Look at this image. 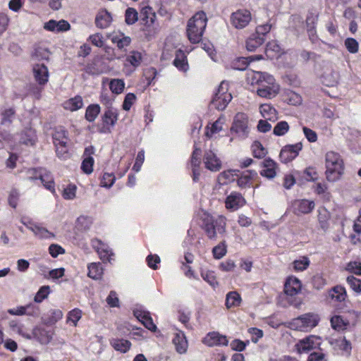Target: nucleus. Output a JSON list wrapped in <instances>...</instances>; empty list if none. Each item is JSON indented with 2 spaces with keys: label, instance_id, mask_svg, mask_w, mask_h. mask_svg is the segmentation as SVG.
<instances>
[{
  "label": "nucleus",
  "instance_id": "1",
  "mask_svg": "<svg viewBox=\"0 0 361 361\" xmlns=\"http://www.w3.org/2000/svg\"><path fill=\"white\" fill-rule=\"evenodd\" d=\"M248 81L252 85H257V94L264 98L271 99L278 94L279 85L273 75L260 71H252L248 74Z\"/></svg>",
  "mask_w": 361,
  "mask_h": 361
},
{
  "label": "nucleus",
  "instance_id": "2",
  "mask_svg": "<svg viewBox=\"0 0 361 361\" xmlns=\"http://www.w3.org/2000/svg\"><path fill=\"white\" fill-rule=\"evenodd\" d=\"M227 218L224 215L213 216L204 213L201 217V228L209 240H216L217 235L226 232Z\"/></svg>",
  "mask_w": 361,
  "mask_h": 361
},
{
  "label": "nucleus",
  "instance_id": "3",
  "mask_svg": "<svg viewBox=\"0 0 361 361\" xmlns=\"http://www.w3.org/2000/svg\"><path fill=\"white\" fill-rule=\"evenodd\" d=\"M325 176L329 182L340 180L344 173L345 164L341 155L334 151H329L325 154Z\"/></svg>",
  "mask_w": 361,
  "mask_h": 361
},
{
  "label": "nucleus",
  "instance_id": "4",
  "mask_svg": "<svg viewBox=\"0 0 361 361\" xmlns=\"http://www.w3.org/2000/svg\"><path fill=\"white\" fill-rule=\"evenodd\" d=\"M207 23V18L204 11L197 12L189 19L186 32L188 38L191 43L197 44L201 41Z\"/></svg>",
  "mask_w": 361,
  "mask_h": 361
},
{
  "label": "nucleus",
  "instance_id": "5",
  "mask_svg": "<svg viewBox=\"0 0 361 361\" xmlns=\"http://www.w3.org/2000/svg\"><path fill=\"white\" fill-rule=\"evenodd\" d=\"M302 288L301 281L295 276H288L284 284V293L289 297L290 305L299 307L302 304V300L295 296L300 293Z\"/></svg>",
  "mask_w": 361,
  "mask_h": 361
},
{
  "label": "nucleus",
  "instance_id": "6",
  "mask_svg": "<svg viewBox=\"0 0 361 361\" xmlns=\"http://www.w3.org/2000/svg\"><path fill=\"white\" fill-rule=\"evenodd\" d=\"M249 118L246 114L238 112L233 118L231 133L241 140L247 137L249 134Z\"/></svg>",
  "mask_w": 361,
  "mask_h": 361
},
{
  "label": "nucleus",
  "instance_id": "7",
  "mask_svg": "<svg viewBox=\"0 0 361 361\" xmlns=\"http://www.w3.org/2000/svg\"><path fill=\"white\" fill-rule=\"evenodd\" d=\"M119 116V111L116 108L107 106L101 116V125L98 126L100 133H111L112 128L116 124Z\"/></svg>",
  "mask_w": 361,
  "mask_h": 361
},
{
  "label": "nucleus",
  "instance_id": "8",
  "mask_svg": "<svg viewBox=\"0 0 361 361\" xmlns=\"http://www.w3.org/2000/svg\"><path fill=\"white\" fill-rule=\"evenodd\" d=\"M319 320V317L317 314L307 313L294 319L290 324L295 330L308 331L317 326Z\"/></svg>",
  "mask_w": 361,
  "mask_h": 361
},
{
  "label": "nucleus",
  "instance_id": "9",
  "mask_svg": "<svg viewBox=\"0 0 361 361\" xmlns=\"http://www.w3.org/2000/svg\"><path fill=\"white\" fill-rule=\"evenodd\" d=\"M232 99V95L228 92V84L224 81L219 85L211 104L217 110L223 111Z\"/></svg>",
  "mask_w": 361,
  "mask_h": 361
},
{
  "label": "nucleus",
  "instance_id": "10",
  "mask_svg": "<svg viewBox=\"0 0 361 361\" xmlns=\"http://www.w3.org/2000/svg\"><path fill=\"white\" fill-rule=\"evenodd\" d=\"M321 345L320 337L314 335H310L300 339L295 345V348L299 354L308 353L310 350L319 348Z\"/></svg>",
  "mask_w": 361,
  "mask_h": 361
},
{
  "label": "nucleus",
  "instance_id": "11",
  "mask_svg": "<svg viewBox=\"0 0 361 361\" xmlns=\"http://www.w3.org/2000/svg\"><path fill=\"white\" fill-rule=\"evenodd\" d=\"M156 13L150 6L142 8L140 12V23L143 25L144 32H152L156 20Z\"/></svg>",
  "mask_w": 361,
  "mask_h": 361
},
{
  "label": "nucleus",
  "instance_id": "12",
  "mask_svg": "<svg viewBox=\"0 0 361 361\" xmlns=\"http://www.w3.org/2000/svg\"><path fill=\"white\" fill-rule=\"evenodd\" d=\"M251 13L247 9H238L231 16V24L237 29L245 27L251 20Z\"/></svg>",
  "mask_w": 361,
  "mask_h": 361
},
{
  "label": "nucleus",
  "instance_id": "13",
  "mask_svg": "<svg viewBox=\"0 0 361 361\" xmlns=\"http://www.w3.org/2000/svg\"><path fill=\"white\" fill-rule=\"evenodd\" d=\"M302 149V144L298 142L294 145H287L284 146L279 154V159L282 163L287 164L299 154L300 151Z\"/></svg>",
  "mask_w": 361,
  "mask_h": 361
},
{
  "label": "nucleus",
  "instance_id": "14",
  "mask_svg": "<svg viewBox=\"0 0 361 361\" xmlns=\"http://www.w3.org/2000/svg\"><path fill=\"white\" fill-rule=\"evenodd\" d=\"M91 245L98 254L100 259L106 263L110 262L114 255L109 246L98 238L91 240Z\"/></svg>",
  "mask_w": 361,
  "mask_h": 361
},
{
  "label": "nucleus",
  "instance_id": "15",
  "mask_svg": "<svg viewBox=\"0 0 361 361\" xmlns=\"http://www.w3.org/2000/svg\"><path fill=\"white\" fill-rule=\"evenodd\" d=\"M293 212L297 215L310 214L315 207L313 200L307 199L295 200L292 203Z\"/></svg>",
  "mask_w": 361,
  "mask_h": 361
},
{
  "label": "nucleus",
  "instance_id": "16",
  "mask_svg": "<svg viewBox=\"0 0 361 361\" xmlns=\"http://www.w3.org/2000/svg\"><path fill=\"white\" fill-rule=\"evenodd\" d=\"M28 172L34 175V176L31 177V178H39L46 189L49 190L53 194L56 193L55 183L54 181V178L50 172L44 171V172H40L39 175H37V171L36 169H31L28 171Z\"/></svg>",
  "mask_w": 361,
  "mask_h": 361
},
{
  "label": "nucleus",
  "instance_id": "17",
  "mask_svg": "<svg viewBox=\"0 0 361 361\" xmlns=\"http://www.w3.org/2000/svg\"><path fill=\"white\" fill-rule=\"evenodd\" d=\"M202 343L209 346H227L228 340L226 336L219 334L218 331L209 332L202 339Z\"/></svg>",
  "mask_w": 361,
  "mask_h": 361
},
{
  "label": "nucleus",
  "instance_id": "18",
  "mask_svg": "<svg viewBox=\"0 0 361 361\" xmlns=\"http://www.w3.org/2000/svg\"><path fill=\"white\" fill-rule=\"evenodd\" d=\"M246 204V200L241 193L232 192L225 200V207L228 210L236 211Z\"/></svg>",
  "mask_w": 361,
  "mask_h": 361
},
{
  "label": "nucleus",
  "instance_id": "19",
  "mask_svg": "<svg viewBox=\"0 0 361 361\" xmlns=\"http://www.w3.org/2000/svg\"><path fill=\"white\" fill-rule=\"evenodd\" d=\"M94 147L92 145L86 147L82 154V161L81 164V169L86 174H90L93 171V166L94 164L92 155L94 154Z\"/></svg>",
  "mask_w": 361,
  "mask_h": 361
},
{
  "label": "nucleus",
  "instance_id": "20",
  "mask_svg": "<svg viewBox=\"0 0 361 361\" xmlns=\"http://www.w3.org/2000/svg\"><path fill=\"white\" fill-rule=\"evenodd\" d=\"M108 37L119 50L126 51V48L130 46L132 41L130 37L125 35L121 32H114L109 34Z\"/></svg>",
  "mask_w": 361,
  "mask_h": 361
},
{
  "label": "nucleus",
  "instance_id": "21",
  "mask_svg": "<svg viewBox=\"0 0 361 361\" xmlns=\"http://www.w3.org/2000/svg\"><path fill=\"white\" fill-rule=\"evenodd\" d=\"M33 337L42 344L49 343L54 335V331L43 326H36L32 330Z\"/></svg>",
  "mask_w": 361,
  "mask_h": 361
},
{
  "label": "nucleus",
  "instance_id": "22",
  "mask_svg": "<svg viewBox=\"0 0 361 361\" xmlns=\"http://www.w3.org/2000/svg\"><path fill=\"white\" fill-rule=\"evenodd\" d=\"M203 161L205 167L210 171H218L221 167V162L220 159L212 150L205 152Z\"/></svg>",
  "mask_w": 361,
  "mask_h": 361
},
{
  "label": "nucleus",
  "instance_id": "23",
  "mask_svg": "<svg viewBox=\"0 0 361 361\" xmlns=\"http://www.w3.org/2000/svg\"><path fill=\"white\" fill-rule=\"evenodd\" d=\"M331 215L325 207H319L317 209V221L319 228L326 233L330 227Z\"/></svg>",
  "mask_w": 361,
  "mask_h": 361
},
{
  "label": "nucleus",
  "instance_id": "24",
  "mask_svg": "<svg viewBox=\"0 0 361 361\" xmlns=\"http://www.w3.org/2000/svg\"><path fill=\"white\" fill-rule=\"evenodd\" d=\"M134 316L149 331L155 332L157 326L154 324L152 317L149 312L142 310H135L133 311Z\"/></svg>",
  "mask_w": 361,
  "mask_h": 361
},
{
  "label": "nucleus",
  "instance_id": "25",
  "mask_svg": "<svg viewBox=\"0 0 361 361\" xmlns=\"http://www.w3.org/2000/svg\"><path fill=\"white\" fill-rule=\"evenodd\" d=\"M263 169L260 175L268 179H272L276 176L277 164L271 158H266L261 164Z\"/></svg>",
  "mask_w": 361,
  "mask_h": 361
},
{
  "label": "nucleus",
  "instance_id": "26",
  "mask_svg": "<svg viewBox=\"0 0 361 361\" xmlns=\"http://www.w3.org/2000/svg\"><path fill=\"white\" fill-rule=\"evenodd\" d=\"M33 75L36 82L40 85H44L49 80V71L44 64H35L32 68Z\"/></svg>",
  "mask_w": 361,
  "mask_h": 361
},
{
  "label": "nucleus",
  "instance_id": "27",
  "mask_svg": "<svg viewBox=\"0 0 361 361\" xmlns=\"http://www.w3.org/2000/svg\"><path fill=\"white\" fill-rule=\"evenodd\" d=\"M21 222L26 226L30 231H32L35 235L40 239H49L54 237V234L49 231H48L46 228L39 226L37 224L31 223L30 221L25 222L21 221Z\"/></svg>",
  "mask_w": 361,
  "mask_h": 361
},
{
  "label": "nucleus",
  "instance_id": "28",
  "mask_svg": "<svg viewBox=\"0 0 361 361\" xmlns=\"http://www.w3.org/2000/svg\"><path fill=\"white\" fill-rule=\"evenodd\" d=\"M113 18L111 13L106 9L100 10L95 18V25L98 28L105 29L110 26Z\"/></svg>",
  "mask_w": 361,
  "mask_h": 361
},
{
  "label": "nucleus",
  "instance_id": "29",
  "mask_svg": "<svg viewBox=\"0 0 361 361\" xmlns=\"http://www.w3.org/2000/svg\"><path fill=\"white\" fill-rule=\"evenodd\" d=\"M54 145L69 142L68 132L63 126L55 127L52 133Z\"/></svg>",
  "mask_w": 361,
  "mask_h": 361
},
{
  "label": "nucleus",
  "instance_id": "30",
  "mask_svg": "<svg viewBox=\"0 0 361 361\" xmlns=\"http://www.w3.org/2000/svg\"><path fill=\"white\" fill-rule=\"evenodd\" d=\"M173 64L180 71L186 72L189 68L187 56L180 49L176 51Z\"/></svg>",
  "mask_w": 361,
  "mask_h": 361
},
{
  "label": "nucleus",
  "instance_id": "31",
  "mask_svg": "<svg viewBox=\"0 0 361 361\" xmlns=\"http://www.w3.org/2000/svg\"><path fill=\"white\" fill-rule=\"evenodd\" d=\"M62 106L64 109L70 111H75L83 106V100L81 96L76 95L74 97L66 100Z\"/></svg>",
  "mask_w": 361,
  "mask_h": 361
},
{
  "label": "nucleus",
  "instance_id": "32",
  "mask_svg": "<svg viewBox=\"0 0 361 361\" xmlns=\"http://www.w3.org/2000/svg\"><path fill=\"white\" fill-rule=\"evenodd\" d=\"M257 177V173L255 170H247L242 173L238 178V185L240 188L250 187L251 182Z\"/></svg>",
  "mask_w": 361,
  "mask_h": 361
},
{
  "label": "nucleus",
  "instance_id": "33",
  "mask_svg": "<svg viewBox=\"0 0 361 361\" xmlns=\"http://www.w3.org/2000/svg\"><path fill=\"white\" fill-rule=\"evenodd\" d=\"M330 323L332 329L337 331H344L350 325L349 320L341 315L331 317Z\"/></svg>",
  "mask_w": 361,
  "mask_h": 361
},
{
  "label": "nucleus",
  "instance_id": "34",
  "mask_svg": "<svg viewBox=\"0 0 361 361\" xmlns=\"http://www.w3.org/2000/svg\"><path fill=\"white\" fill-rule=\"evenodd\" d=\"M87 276L94 279H101L104 274V268L100 262H92L87 265Z\"/></svg>",
  "mask_w": 361,
  "mask_h": 361
},
{
  "label": "nucleus",
  "instance_id": "35",
  "mask_svg": "<svg viewBox=\"0 0 361 361\" xmlns=\"http://www.w3.org/2000/svg\"><path fill=\"white\" fill-rule=\"evenodd\" d=\"M264 37L253 33L246 40V49L249 51H255L265 42Z\"/></svg>",
  "mask_w": 361,
  "mask_h": 361
},
{
  "label": "nucleus",
  "instance_id": "36",
  "mask_svg": "<svg viewBox=\"0 0 361 361\" xmlns=\"http://www.w3.org/2000/svg\"><path fill=\"white\" fill-rule=\"evenodd\" d=\"M173 343L174 344L176 350L178 353L183 354L187 351L188 341L183 333L176 334L173 338Z\"/></svg>",
  "mask_w": 361,
  "mask_h": 361
},
{
  "label": "nucleus",
  "instance_id": "37",
  "mask_svg": "<svg viewBox=\"0 0 361 361\" xmlns=\"http://www.w3.org/2000/svg\"><path fill=\"white\" fill-rule=\"evenodd\" d=\"M259 110L262 116L266 120L275 121L278 118L277 111L271 104H262L259 107Z\"/></svg>",
  "mask_w": 361,
  "mask_h": 361
},
{
  "label": "nucleus",
  "instance_id": "38",
  "mask_svg": "<svg viewBox=\"0 0 361 361\" xmlns=\"http://www.w3.org/2000/svg\"><path fill=\"white\" fill-rule=\"evenodd\" d=\"M331 298L336 302H344L347 298V292L343 286L337 285L329 292Z\"/></svg>",
  "mask_w": 361,
  "mask_h": 361
},
{
  "label": "nucleus",
  "instance_id": "39",
  "mask_svg": "<svg viewBox=\"0 0 361 361\" xmlns=\"http://www.w3.org/2000/svg\"><path fill=\"white\" fill-rule=\"evenodd\" d=\"M142 61V56L140 51H130L126 57L125 65H130L134 68L138 67Z\"/></svg>",
  "mask_w": 361,
  "mask_h": 361
},
{
  "label": "nucleus",
  "instance_id": "40",
  "mask_svg": "<svg viewBox=\"0 0 361 361\" xmlns=\"http://www.w3.org/2000/svg\"><path fill=\"white\" fill-rule=\"evenodd\" d=\"M110 344L116 351L123 353L128 352L131 347V343L129 341L122 338H112Z\"/></svg>",
  "mask_w": 361,
  "mask_h": 361
},
{
  "label": "nucleus",
  "instance_id": "41",
  "mask_svg": "<svg viewBox=\"0 0 361 361\" xmlns=\"http://www.w3.org/2000/svg\"><path fill=\"white\" fill-rule=\"evenodd\" d=\"M36 133L32 128L26 129L20 135V143L25 145H34L37 142Z\"/></svg>",
  "mask_w": 361,
  "mask_h": 361
},
{
  "label": "nucleus",
  "instance_id": "42",
  "mask_svg": "<svg viewBox=\"0 0 361 361\" xmlns=\"http://www.w3.org/2000/svg\"><path fill=\"white\" fill-rule=\"evenodd\" d=\"M101 107L98 104H91L86 108L85 118L90 122H94L100 114Z\"/></svg>",
  "mask_w": 361,
  "mask_h": 361
},
{
  "label": "nucleus",
  "instance_id": "43",
  "mask_svg": "<svg viewBox=\"0 0 361 361\" xmlns=\"http://www.w3.org/2000/svg\"><path fill=\"white\" fill-rule=\"evenodd\" d=\"M241 302V296L238 292L231 291L226 294V306L227 308L239 307Z\"/></svg>",
  "mask_w": 361,
  "mask_h": 361
},
{
  "label": "nucleus",
  "instance_id": "44",
  "mask_svg": "<svg viewBox=\"0 0 361 361\" xmlns=\"http://www.w3.org/2000/svg\"><path fill=\"white\" fill-rule=\"evenodd\" d=\"M318 21V14L313 12H309L306 18V25L307 32L310 35H313L316 32V25Z\"/></svg>",
  "mask_w": 361,
  "mask_h": 361
},
{
  "label": "nucleus",
  "instance_id": "45",
  "mask_svg": "<svg viewBox=\"0 0 361 361\" xmlns=\"http://www.w3.org/2000/svg\"><path fill=\"white\" fill-rule=\"evenodd\" d=\"M200 274L202 278L214 288L219 286V282L214 271L202 269Z\"/></svg>",
  "mask_w": 361,
  "mask_h": 361
},
{
  "label": "nucleus",
  "instance_id": "46",
  "mask_svg": "<svg viewBox=\"0 0 361 361\" xmlns=\"http://www.w3.org/2000/svg\"><path fill=\"white\" fill-rule=\"evenodd\" d=\"M223 123L221 118H218L216 121L211 124V127L207 126L205 130V136L210 139L214 134L219 133L222 130Z\"/></svg>",
  "mask_w": 361,
  "mask_h": 361
},
{
  "label": "nucleus",
  "instance_id": "47",
  "mask_svg": "<svg viewBox=\"0 0 361 361\" xmlns=\"http://www.w3.org/2000/svg\"><path fill=\"white\" fill-rule=\"evenodd\" d=\"M227 253V245L226 241L223 240L212 249L213 257L216 259H220Z\"/></svg>",
  "mask_w": 361,
  "mask_h": 361
},
{
  "label": "nucleus",
  "instance_id": "48",
  "mask_svg": "<svg viewBox=\"0 0 361 361\" xmlns=\"http://www.w3.org/2000/svg\"><path fill=\"white\" fill-rule=\"evenodd\" d=\"M251 148L253 157L257 159L264 158L267 153V149L259 141H255L252 145Z\"/></svg>",
  "mask_w": 361,
  "mask_h": 361
},
{
  "label": "nucleus",
  "instance_id": "49",
  "mask_svg": "<svg viewBox=\"0 0 361 361\" xmlns=\"http://www.w3.org/2000/svg\"><path fill=\"white\" fill-rule=\"evenodd\" d=\"M310 261L306 256H302L293 262V269L295 271H302L306 270L310 266Z\"/></svg>",
  "mask_w": 361,
  "mask_h": 361
},
{
  "label": "nucleus",
  "instance_id": "50",
  "mask_svg": "<svg viewBox=\"0 0 361 361\" xmlns=\"http://www.w3.org/2000/svg\"><path fill=\"white\" fill-rule=\"evenodd\" d=\"M125 82L122 79H112L109 82V89L112 93L120 94L123 92Z\"/></svg>",
  "mask_w": 361,
  "mask_h": 361
},
{
  "label": "nucleus",
  "instance_id": "51",
  "mask_svg": "<svg viewBox=\"0 0 361 361\" xmlns=\"http://www.w3.org/2000/svg\"><path fill=\"white\" fill-rule=\"evenodd\" d=\"M15 115H16V110L13 107H10V108L4 109L1 113V123L2 125L11 124Z\"/></svg>",
  "mask_w": 361,
  "mask_h": 361
},
{
  "label": "nucleus",
  "instance_id": "52",
  "mask_svg": "<svg viewBox=\"0 0 361 361\" xmlns=\"http://www.w3.org/2000/svg\"><path fill=\"white\" fill-rule=\"evenodd\" d=\"M56 156L59 159H66L70 157L68 142L54 145Z\"/></svg>",
  "mask_w": 361,
  "mask_h": 361
},
{
  "label": "nucleus",
  "instance_id": "53",
  "mask_svg": "<svg viewBox=\"0 0 361 361\" xmlns=\"http://www.w3.org/2000/svg\"><path fill=\"white\" fill-rule=\"evenodd\" d=\"M202 150L196 144L193 146V151L190 157V164L192 167H200Z\"/></svg>",
  "mask_w": 361,
  "mask_h": 361
},
{
  "label": "nucleus",
  "instance_id": "54",
  "mask_svg": "<svg viewBox=\"0 0 361 361\" xmlns=\"http://www.w3.org/2000/svg\"><path fill=\"white\" fill-rule=\"evenodd\" d=\"M138 20V13L135 8L129 7L125 12V22L128 25L135 24Z\"/></svg>",
  "mask_w": 361,
  "mask_h": 361
},
{
  "label": "nucleus",
  "instance_id": "55",
  "mask_svg": "<svg viewBox=\"0 0 361 361\" xmlns=\"http://www.w3.org/2000/svg\"><path fill=\"white\" fill-rule=\"evenodd\" d=\"M249 64L250 63L247 57H238L231 62V66L235 70L244 71L247 68Z\"/></svg>",
  "mask_w": 361,
  "mask_h": 361
},
{
  "label": "nucleus",
  "instance_id": "56",
  "mask_svg": "<svg viewBox=\"0 0 361 361\" xmlns=\"http://www.w3.org/2000/svg\"><path fill=\"white\" fill-rule=\"evenodd\" d=\"M92 221L87 216H80L76 221V228L80 231H86L90 228Z\"/></svg>",
  "mask_w": 361,
  "mask_h": 361
},
{
  "label": "nucleus",
  "instance_id": "57",
  "mask_svg": "<svg viewBox=\"0 0 361 361\" xmlns=\"http://www.w3.org/2000/svg\"><path fill=\"white\" fill-rule=\"evenodd\" d=\"M82 312L81 310L75 308L71 310L67 315V323L71 322L73 326H76L78 322L81 319Z\"/></svg>",
  "mask_w": 361,
  "mask_h": 361
},
{
  "label": "nucleus",
  "instance_id": "58",
  "mask_svg": "<svg viewBox=\"0 0 361 361\" xmlns=\"http://www.w3.org/2000/svg\"><path fill=\"white\" fill-rule=\"evenodd\" d=\"M289 128L288 123L285 121H282L277 123L274 126L273 133L276 136H283L288 132Z\"/></svg>",
  "mask_w": 361,
  "mask_h": 361
},
{
  "label": "nucleus",
  "instance_id": "59",
  "mask_svg": "<svg viewBox=\"0 0 361 361\" xmlns=\"http://www.w3.org/2000/svg\"><path fill=\"white\" fill-rule=\"evenodd\" d=\"M50 293V287L49 286H42L37 292L34 300L35 302L40 303L46 299Z\"/></svg>",
  "mask_w": 361,
  "mask_h": 361
},
{
  "label": "nucleus",
  "instance_id": "60",
  "mask_svg": "<svg viewBox=\"0 0 361 361\" xmlns=\"http://www.w3.org/2000/svg\"><path fill=\"white\" fill-rule=\"evenodd\" d=\"M346 281L353 290H354L355 293H357L358 294L361 293V280L360 279H359L353 276H349L347 277Z\"/></svg>",
  "mask_w": 361,
  "mask_h": 361
},
{
  "label": "nucleus",
  "instance_id": "61",
  "mask_svg": "<svg viewBox=\"0 0 361 361\" xmlns=\"http://www.w3.org/2000/svg\"><path fill=\"white\" fill-rule=\"evenodd\" d=\"M136 95L134 93H128L126 95L124 101L122 104L123 109L127 111H129L131 109L133 104L135 103V102L136 101Z\"/></svg>",
  "mask_w": 361,
  "mask_h": 361
},
{
  "label": "nucleus",
  "instance_id": "62",
  "mask_svg": "<svg viewBox=\"0 0 361 361\" xmlns=\"http://www.w3.org/2000/svg\"><path fill=\"white\" fill-rule=\"evenodd\" d=\"M345 46L347 50L351 54H355L358 51L359 44L357 41L352 37H348L345 40Z\"/></svg>",
  "mask_w": 361,
  "mask_h": 361
},
{
  "label": "nucleus",
  "instance_id": "63",
  "mask_svg": "<svg viewBox=\"0 0 361 361\" xmlns=\"http://www.w3.org/2000/svg\"><path fill=\"white\" fill-rule=\"evenodd\" d=\"M76 186L74 184H69L68 186L64 188L62 197L65 200H73L75 197V193H76Z\"/></svg>",
  "mask_w": 361,
  "mask_h": 361
},
{
  "label": "nucleus",
  "instance_id": "64",
  "mask_svg": "<svg viewBox=\"0 0 361 361\" xmlns=\"http://www.w3.org/2000/svg\"><path fill=\"white\" fill-rule=\"evenodd\" d=\"M116 178L113 173H104L100 182L102 187L110 188L115 182Z\"/></svg>",
  "mask_w": 361,
  "mask_h": 361
}]
</instances>
